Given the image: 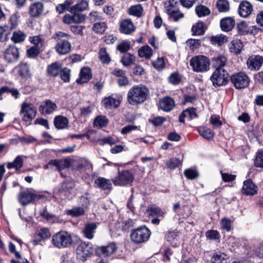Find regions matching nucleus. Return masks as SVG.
Masks as SVG:
<instances>
[{
    "label": "nucleus",
    "instance_id": "13",
    "mask_svg": "<svg viewBox=\"0 0 263 263\" xmlns=\"http://www.w3.org/2000/svg\"><path fill=\"white\" fill-rule=\"evenodd\" d=\"M4 58L8 63L16 62L19 58L18 50L15 45L9 46L4 51Z\"/></svg>",
    "mask_w": 263,
    "mask_h": 263
},
{
    "label": "nucleus",
    "instance_id": "50",
    "mask_svg": "<svg viewBox=\"0 0 263 263\" xmlns=\"http://www.w3.org/2000/svg\"><path fill=\"white\" fill-rule=\"evenodd\" d=\"M232 220L228 218H223L221 220L220 227L227 232L230 231L232 227Z\"/></svg>",
    "mask_w": 263,
    "mask_h": 263
},
{
    "label": "nucleus",
    "instance_id": "10",
    "mask_svg": "<svg viewBox=\"0 0 263 263\" xmlns=\"http://www.w3.org/2000/svg\"><path fill=\"white\" fill-rule=\"evenodd\" d=\"M54 49L59 55H65L71 49V44L69 40L65 39H57Z\"/></svg>",
    "mask_w": 263,
    "mask_h": 263
},
{
    "label": "nucleus",
    "instance_id": "48",
    "mask_svg": "<svg viewBox=\"0 0 263 263\" xmlns=\"http://www.w3.org/2000/svg\"><path fill=\"white\" fill-rule=\"evenodd\" d=\"M196 13L199 17H203L210 14L209 9L203 5H199L196 7Z\"/></svg>",
    "mask_w": 263,
    "mask_h": 263
},
{
    "label": "nucleus",
    "instance_id": "36",
    "mask_svg": "<svg viewBox=\"0 0 263 263\" xmlns=\"http://www.w3.org/2000/svg\"><path fill=\"white\" fill-rule=\"evenodd\" d=\"M5 92L10 93L11 96L14 97L15 99H17L20 95V93L16 88L4 86L0 88V100H3L2 95Z\"/></svg>",
    "mask_w": 263,
    "mask_h": 263
},
{
    "label": "nucleus",
    "instance_id": "32",
    "mask_svg": "<svg viewBox=\"0 0 263 263\" xmlns=\"http://www.w3.org/2000/svg\"><path fill=\"white\" fill-rule=\"evenodd\" d=\"M206 27L205 24L201 22H198L195 25H193L192 28L193 35H201L204 33Z\"/></svg>",
    "mask_w": 263,
    "mask_h": 263
},
{
    "label": "nucleus",
    "instance_id": "9",
    "mask_svg": "<svg viewBox=\"0 0 263 263\" xmlns=\"http://www.w3.org/2000/svg\"><path fill=\"white\" fill-rule=\"evenodd\" d=\"M117 249L116 244L115 242H111L106 246L97 247L95 252L97 255L102 257H106L115 253Z\"/></svg>",
    "mask_w": 263,
    "mask_h": 263
},
{
    "label": "nucleus",
    "instance_id": "37",
    "mask_svg": "<svg viewBox=\"0 0 263 263\" xmlns=\"http://www.w3.org/2000/svg\"><path fill=\"white\" fill-rule=\"evenodd\" d=\"M66 214L72 217H79L84 215L85 211L82 206H74L71 209L68 210Z\"/></svg>",
    "mask_w": 263,
    "mask_h": 263
},
{
    "label": "nucleus",
    "instance_id": "44",
    "mask_svg": "<svg viewBox=\"0 0 263 263\" xmlns=\"http://www.w3.org/2000/svg\"><path fill=\"white\" fill-rule=\"evenodd\" d=\"M108 122V120L105 116H99L94 120L93 125L95 127L101 128L105 126Z\"/></svg>",
    "mask_w": 263,
    "mask_h": 263
},
{
    "label": "nucleus",
    "instance_id": "60",
    "mask_svg": "<svg viewBox=\"0 0 263 263\" xmlns=\"http://www.w3.org/2000/svg\"><path fill=\"white\" fill-rule=\"evenodd\" d=\"M184 174V175L189 179H194L198 176L197 171L193 168L185 170Z\"/></svg>",
    "mask_w": 263,
    "mask_h": 263
},
{
    "label": "nucleus",
    "instance_id": "18",
    "mask_svg": "<svg viewBox=\"0 0 263 263\" xmlns=\"http://www.w3.org/2000/svg\"><path fill=\"white\" fill-rule=\"evenodd\" d=\"M121 96H117V98H116L111 96L104 99L102 102L105 108L112 109L118 108L121 103Z\"/></svg>",
    "mask_w": 263,
    "mask_h": 263
},
{
    "label": "nucleus",
    "instance_id": "26",
    "mask_svg": "<svg viewBox=\"0 0 263 263\" xmlns=\"http://www.w3.org/2000/svg\"><path fill=\"white\" fill-rule=\"evenodd\" d=\"M53 122L55 127L58 129L66 128L69 124L68 119L62 115L55 116Z\"/></svg>",
    "mask_w": 263,
    "mask_h": 263
},
{
    "label": "nucleus",
    "instance_id": "31",
    "mask_svg": "<svg viewBox=\"0 0 263 263\" xmlns=\"http://www.w3.org/2000/svg\"><path fill=\"white\" fill-rule=\"evenodd\" d=\"M75 186V183L72 179H68L64 181L61 185L60 192L61 193L66 194L67 192H70Z\"/></svg>",
    "mask_w": 263,
    "mask_h": 263
},
{
    "label": "nucleus",
    "instance_id": "56",
    "mask_svg": "<svg viewBox=\"0 0 263 263\" xmlns=\"http://www.w3.org/2000/svg\"><path fill=\"white\" fill-rule=\"evenodd\" d=\"M206 238L209 240H218L220 237L219 233L216 230H209L205 233Z\"/></svg>",
    "mask_w": 263,
    "mask_h": 263
},
{
    "label": "nucleus",
    "instance_id": "49",
    "mask_svg": "<svg viewBox=\"0 0 263 263\" xmlns=\"http://www.w3.org/2000/svg\"><path fill=\"white\" fill-rule=\"evenodd\" d=\"M227 37L224 35L213 36L211 37V42L212 44H217L219 46H221L223 43L227 42Z\"/></svg>",
    "mask_w": 263,
    "mask_h": 263
},
{
    "label": "nucleus",
    "instance_id": "15",
    "mask_svg": "<svg viewBox=\"0 0 263 263\" xmlns=\"http://www.w3.org/2000/svg\"><path fill=\"white\" fill-rule=\"evenodd\" d=\"M241 191L246 196H253L257 193V187L251 179H248L243 182Z\"/></svg>",
    "mask_w": 263,
    "mask_h": 263
},
{
    "label": "nucleus",
    "instance_id": "17",
    "mask_svg": "<svg viewBox=\"0 0 263 263\" xmlns=\"http://www.w3.org/2000/svg\"><path fill=\"white\" fill-rule=\"evenodd\" d=\"M253 10V8L252 4L250 2L245 1L240 3L238 12L240 16L247 17L251 14Z\"/></svg>",
    "mask_w": 263,
    "mask_h": 263
},
{
    "label": "nucleus",
    "instance_id": "64",
    "mask_svg": "<svg viewBox=\"0 0 263 263\" xmlns=\"http://www.w3.org/2000/svg\"><path fill=\"white\" fill-rule=\"evenodd\" d=\"M60 77L62 80L65 82H69L70 80V70L67 68H64L61 70Z\"/></svg>",
    "mask_w": 263,
    "mask_h": 263
},
{
    "label": "nucleus",
    "instance_id": "5",
    "mask_svg": "<svg viewBox=\"0 0 263 263\" xmlns=\"http://www.w3.org/2000/svg\"><path fill=\"white\" fill-rule=\"evenodd\" d=\"M134 176L128 170L119 172L118 176L112 179V182L115 185L124 186L130 184L134 181Z\"/></svg>",
    "mask_w": 263,
    "mask_h": 263
},
{
    "label": "nucleus",
    "instance_id": "23",
    "mask_svg": "<svg viewBox=\"0 0 263 263\" xmlns=\"http://www.w3.org/2000/svg\"><path fill=\"white\" fill-rule=\"evenodd\" d=\"M44 9L43 4L41 2H35L30 5L29 13L31 17H37L40 16Z\"/></svg>",
    "mask_w": 263,
    "mask_h": 263
},
{
    "label": "nucleus",
    "instance_id": "11",
    "mask_svg": "<svg viewBox=\"0 0 263 263\" xmlns=\"http://www.w3.org/2000/svg\"><path fill=\"white\" fill-rule=\"evenodd\" d=\"M21 108V114H24L23 119L25 121L32 120L35 117L36 110L32 104L24 102Z\"/></svg>",
    "mask_w": 263,
    "mask_h": 263
},
{
    "label": "nucleus",
    "instance_id": "28",
    "mask_svg": "<svg viewBox=\"0 0 263 263\" xmlns=\"http://www.w3.org/2000/svg\"><path fill=\"white\" fill-rule=\"evenodd\" d=\"M136 57L129 52L125 53L122 57L121 62L125 67H127L135 64Z\"/></svg>",
    "mask_w": 263,
    "mask_h": 263
},
{
    "label": "nucleus",
    "instance_id": "21",
    "mask_svg": "<svg viewBox=\"0 0 263 263\" xmlns=\"http://www.w3.org/2000/svg\"><path fill=\"white\" fill-rule=\"evenodd\" d=\"M97 228V224L93 222L87 223L85 224L82 233L86 238L92 239Z\"/></svg>",
    "mask_w": 263,
    "mask_h": 263
},
{
    "label": "nucleus",
    "instance_id": "4",
    "mask_svg": "<svg viewBox=\"0 0 263 263\" xmlns=\"http://www.w3.org/2000/svg\"><path fill=\"white\" fill-rule=\"evenodd\" d=\"M151 235V232L147 228L141 226L132 231L130 238L135 243H141L147 241Z\"/></svg>",
    "mask_w": 263,
    "mask_h": 263
},
{
    "label": "nucleus",
    "instance_id": "12",
    "mask_svg": "<svg viewBox=\"0 0 263 263\" xmlns=\"http://www.w3.org/2000/svg\"><path fill=\"white\" fill-rule=\"evenodd\" d=\"M56 104L49 99L42 102L39 107V112L43 115L53 114L57 109Z\"/></svg>",
    "mask_w": 263,
    "mask_h": 263
},
{
    "label": "nucleus",
    "instance_id": "55",
    "mask_svg": "<svg viewBox=\"0 0 263 263\" xmlns=\"http://www.w3.org/2000/svg\"><path fill=\"white\" fill-rule=\"evenodd\" d=\"M148 211L149 212V214L152 216H164V213L160 208L157 206H152L149 207Z\"/></svg>",
    "mask_w": 263,
    "mask_h": 263
},
{
    "label": "nucleus",
    "instance_id": "63",
    "mask_svg": "<svg viewBox=\"0 0 263 263\" xmlns=\"http://www.w3.org/2000/svg\"><path fill=\"white\" fill-rule=\"evenodd\" d=\"M40 48L32 46L27 51V55L30 58H34L36 57L40 53Z\"/></svg>",
    "mask_w": 263,
    "mask_h": 263
},
{
    "label": "nucleus",
    "instance_id": "1",
    "mask_svg": "<svg viewBox=\"0 0 263 263\" xmlns=\"http://www.w3.org/2000/svg\"><path fill=\"white\" fill-rule=\"evenodd\" d=\"M147 88L141 85L133 86L128 92L127 99L129 103L135 105L143 103L148 93Z\"/></svg>",
    "mask_w": 263,
    "mask_h": 263
},
{
    "label": "nucleus",
    "instance_id": "30",
    "mask_svg": "<svg viewBox=\"0 0 263 263\" xmlns=\"http://www.w3.org/2000/svg\"><path fill=\"white\" fill-rule=\"evenodd\" d=\"M61 68V64L53 63L48 66L47 72L49 76L54 77L60 73Z\"/></svg>",
    "mask_w": 263,
    "mask_h": 263
},
{
    "label": "nucleus",
    "instance_id": "51",
    "mask_svg": "<svg viewBox=\"0 0 263 263\" xmlns=\"http://www.w3.org/2000/svg\"><path fill=\"white\" fill-rule=\"evenodd\" d=\"M29 41L34 45V46L41 48L44 43V40L41 35H36L29 37Z\"/></svg>",
    "mask_w": 263,
    "mask_h": 263
},
{
    "label": "nucleus",
    "instance_id": "27",
    "mask_svg": "<svg viewBox=\"0 0 263 263\" xmlns=\"http://www.w3.org/2000/svg\"><path fill=\"white\" fill-rule=\"evenodd\" d=\"M242 47V43L241 41L238 39L233 40L229 44L230 51L235 54L240 53Z\"/></svg>",
    "mask_w": 263,
    "mask_h": 263
},
{
    "label": "nucleus",
    "instance_id": "25",
    "mask_svg": "<svg viewBox=\"0 0 263 263\" xmlns=\"http://www.w3.org/2000/svg\"><path fill=\"white\" fill-rule=\"evenodd\" d=\"M235 20L231 17H226L221 20L220 24L222 31L228 32L231 31L235 26Z\"/></svg>",
    "mask_w": 263,
    "mask_h": 263
},
{
    "label": "nucleus",
    "instance_id": "58",
    "mask_svg": "<svg viewBox=\"0 0 263 263\" xmlns=\"http://www.w3.org/2000/svg\"><path fill=\"white\" fill-rule=\"evenodd\" d=\"M152 64L155 69L158 70L162 69L164 67L165 65L164 58H158L157 60L152 62Z\"/></svg>",
    "mask_w": 263,
    "mask_h": 263
},
{
    "label": "nucleus",
    "instance_id": "47",
    "mask_svg": "<svg viewBox=\"0 0 263 263\" xmlns=\"http://www.w3.org/2000/svg\"><path fill=\"white\" fill-rule=\"evenodd\" d=\"M107 28L105 22H97L93 24L92 30L97 33L103 34Z\"/></svg>",
    "mask_w": 263,
    "mask_h": 263
},
{
    "label": "nucleus",
    "instance_id": "3",
    "mask_svg": "<svg viewBox=\"0 0 263 263\" xmlns=\"http://www.w3.org/2000/svg\"><path fill=\"white\" fill-rule=\"evenodd\" d=\"M190 66L197 72H203L209 69L210 60L202 55H196L190 60Z\"/></svg>",
    "mask_w": 263,
    "mask_h": 263
},
{
    "label": "nucleus",
    "instance_id": "45",
    "mask_svg": "<svg viewBox=\"0 0 263 263\" xmlns=\"http://www.w3.org/2000/svg\"><path fill=\"white\" fill-rule=\"evenodd\" d=\"M164 5L167 13L178 9V3L175 0H167L164 2Z\"/></svg>",
    "mask_w": 263,
    "mask_h": 263
},
{
    "label": "nucleus",
    "instance_id": "57",
    "mask_svg": "<svg viewBox=\"0 0 263 263\" xmlns=\"http://www.w3.org/2000/svg\"><path fill=\"white\" fill-rule=\"evenodd\" d=\"M72 13L74 23H81L85 20V16L79 12H70Z\"/></svg>",
    "mask_w": 263,
    "mask_h": 263
},
{
    "label": "nucleus",
    "instance_id": "52",
    "mask_svg": "<svg viewBox=\"0 0 263 263\" xmlns=\"http://www.w3.org/2000/svg\"><path fill=\"white\" fill-rule=\"evenodd\" d=\"M254 164L256 167L263 168V149L257 153Z\"/></svg>",
    "mask_w": 263,
    "mask_h": 263
},
{
    "label": "nucleus",
    "instance_id": "6",
    "mask_svg": "<svg viewBox=\"0 0 263 263\" xmlns=\"http://www.w3.org/2000/svg\"><path fill=\"white\" fill-rule=\"evenodd\" d=\"M93 251L94 249L91 243L82 242L77 249V257L82 261H85L93 254Z\"/></svg>",
    "mask_w": 263,
    "mask_h": 263
},
{
    "label": "nucleus",
    "instance_id": "34",
    "mask_svg": "<svg viewBox=\"0 0 263 263\" xmlns=\"http://www.w3.org/2000/svg\"><path fill=\"white\" fill-rule=\"evenodd\" d=\"M88 3L87 0H79L78 3L70 8L69 12H81L87 9Z\"/></svg>",
    "mask_w": 263,
    "mask_h": 263
},
{
    "label": "nucleus",
    "instance_id": "35",
    "mask_svg": "<svg viewBox=\"0 0 263 263\" xmlns=\"http://www.w3.org/2000/svg\"><path fill=\"white\" fill-rule=\"evenodd\" d=\"M226 62L227 59L223 55H218L212 59L213 65L216 69H223Z\"/></svg>",
    "mask_w": 263,
    "mask_h": 263
},
{
    "label": "nucleus",
    "instance_id": "42",
    "mask_svg": "<svg viewBox=\"0 0 263 263\" xmlns=\"http://www.w3.org/2000/svg\"><path fill=\"white\" fill-rule=\"evenodd\" d=\"M228 257V255L224 253L216 252L213 254L211 259V262L212 263H221L223 260Z\"/></svg>",
    "mask_w": 263,
    "mask_h": 263
},
{
    "label": "nucleus",
    "instance_id": "14",
    "mask_svg": "<svg viewBox=\"0 0 263 263\" xmlns=\"http://www.w3.org/2000/svg\"><path fill=\"white\" fill-rule=\"evenodd\" d=\"M262 64L263 57L259 55H253L247 61V66L251 70H259Z\"/></svg>",
    "mask_w": 263,
    "mask_h": 263
},
{
    "label": "nucleus",
    "instance_id": "2",
    "mask_svg": "<svg viewBox=\"0 0 263 263\" xmlns=\"http://www.w3.org/2000/svg\"><path fill=\"white\" fill-rule=\"evenodd\" d=\"M72 242L71 235L66 231L59 232L52 237L53 245L58 249L67 248L71 245Z\"/></svg>",
    "mask_w": 263,
    "mask_h": 263
},
{
    "label": "nucleus",
    "instance_id": "16",
    "mask_svg": "<svg viewBox=\"0 0 263 263\" xmlns=\"http://www.w3.org/2000/svg\"><path fill=\"white\" fill-rule=\"evenodd\" d=\"M36 197V195L26 191L18 194V200L22 205L25 206L34 200Z\"/></svg>",
    "mask_w": 263,
    "mask_h": 263
},
{
    "label": "nucleus",
    "instance_id": "38",
    "mask_svg": "<svg viewBox=\"0 0 263 263\" xmlns=\"http://www.w3.org/2000/svg\"><path fill=\"white\" fill-rule=\"evenodd\" d=\"M198 131L202 137L206 139H210L214 136V133L213 131L204 126L198 127Z\"/></svg>",
    "mask_w": 263,
    "mask_h": 263
},
{
    "label": "nucleus",
    "instance_id": "8",
    "mask_svg": "<svg viewBox=\"0 0 263 263\" xmlns=\"http://www.w3.org/2000/svg\"><path fill=\"white\" fill-rule=\"evenodd\" d=\"M228 73L224 69H216L211 77L214 86H221L227 83Z\"/></svg>",
    "mask_w": 263,
    "mask_h": 263
},
{
    "label": "nucleus",
    "instance_id": "54",
    "mask_svg": "<svg viewBox=\"0 0 263 263\" xmlns=\"http://www.w3.org/2000/svg\"><path fill=\"white\" fill-rule=\"evenodd\" d=\"M237 30L238 33L240 35H245L247 33L248 25L245 21H241L237 25Z\"/></svg>",
    "mask_w": 263,
    "mask_h": 263
},
{
    "label": "nucleus",
    "instance_id": "33",
    "mask_svg": "<svg viewBox=\"0 0 263 263\" xmlns=\"http://www.w3.org/2000/svg\"><path fill=\"white\" fill-rule=\"evenodd\" d=\"M95 183L97 185L98 187L102 190H110L111 188L112 184L109 179L104 178H99L96 181Z\"/></svg>",
    "mask_w": 263,
    "mask_h": 263
},
{
    "label": "nucleus",
    "instance_id": "29",
    "mask_svg": "<svg viewBox=\"0 0 263 263\" xmlns=\"http://www.w3.org/2000/svg\"><path fill=\"white\" fill-rule=\"evenodd\" d=\"M153 53L152 49L148 45L143 46L138 50V55L140 58L149 59L153 55Z\"/></svg>",
    "mask_w": 263,
    "mask_h": 263
},
{
    "label": "nucleus",
    "instance_id": "20",
    "mask_svg": "<svg viewBox=\"0 0 263 263\" xmlns=\"http://www.w3.org/2000/svg\"><path fill=\"white\" fill-rule=\"evenodd\" d=\"M159 107L164 111L168 112L172 110L175 106L174 100L170 97H165L159 100Z\"/></svg>",
    "mask_w": 263,
    "mask_h": 263
},
{
    "label": "nucleus",
    "instance_id": "19",
    "mask_svg": "<svg viewBox=\"0 0 263 263\" xmlns=\"http://www.w3.org/2000/svg\"><path fill=\"white\" fill-rule=\"evenodd\" d=\"M136 27L130 19H125L121 22L120 31L125 34H130L135 31Z\"/></svg>",
    "mask_w": 263,
    "mask_h": 263
},
{
    "label": "nucleus",
    "instance_id": "7",
    "mask_svg": "<svg viewBox=\"0 0 263 263\" xmlns=\"http://www.w3.org/2000/svg\"><path fill=\"white\" fill-rule=\"evenodd\" d=\"M231 81L236 89H241L249 86L250 79L245 73L240 72L232 74Z\"/></svg>",
    "mask_w": 263,
    "mask_h": 263
},
{
    "label": "nucleus",
    "instance_id": "40",
    "mask_svg": "<svg viewBox=\"0 0 263 263\" xmlns=\"http://www.w3.org/2000/svg\"><path fill=\"white\" fill-rule=\"evenodd\" d=\"M23 164V159L22 156H17L12 162H9L7 164V167L9 169L15 168L16 170L21 168Z\"/></svg>",
    "mask_w": 263,
    "mask_h": 263
},
{
    "label": "nucleus",
    "instance_id": "53",
    "mask_svg": "<svg viewBox=\"0 0 263 263\" xmlns=\"http://www.w3.org/2000/svg\"><path fill=\"white\" fill-rule=\"evenodd\" d=\"M167 14L175 22H177L184 17L183 13L181 12L178 9L172 11L171 12L168 13Z\"/></svg>",
    "mask_w": 263,
    "mask_h": 263
},
{
    "label": "nucleus",
    "instance_id": "46",
    "mask_svg": "<svg viewBox=\"0 0 263 263\" xmlns=\"http://www.w3.org/2000/svg\"><path fill=\"white\" fill-rule=\"evenodd\" d=\"M25 37L26 34L22 31L18 30L13 32L11 39L15 43H18L24 41Z\"/></svg>",
    "mask_w": 263,
    "mask_h": 263
},
{
    "label": "nucleus",
    "instance_id": "22",
    "mask_svg": "<svg viewBox=\"0 0 263 263\" xmlns=\"http://www.w3.org/2000/svg\"><path fill=\"white\" fill-rule=\"evenodd\" d=\"M92 78L91 70L88 67H83L81 69L80 78L76 81L78 84L87 83Z\"/></svg>",
    "mask_w": 263,
    "mask_h": 263
},
{
    "label": "nucleus",
    "instance_id": "41",
    "mask_svg": "<svg viewBox=\"0 0 263 263\" xmlns=\"http://www.w3.org/2000/svg\"><path fill=\"white\" fill-rule=\"evenodd\" d=\"M216 7L220 12H226L230 9V5L227 0H218Z\"/></svg>",
    "mask_w": 263,
    "mask_h": 263
},
{
    "label": "nucleus",
    "instance_id": "61",
    "mask_svg": "<svg viewBox=\"0 0 263 263\" xmlns=\"http://www.w3.org/2000/svg\"><path fill=\"white\" fill-rule=\"evenodd\" d=\"M55 167V171L59 170V160L54 159L50 160L47 164L45 166V169H51L53 170Z\"/></svg>",
    "mask_w": 263,
    "mask_h": 263
},
{
    "label": "nucleus",
    "instance_id": "43",
    "mask_svg": "<svg viewBox=\"0 0 263 263\" xmlns=\"http://www.w3.org/2000/svg\"><path fill=\"white\" fill-rule=\"evenodd\" d=\"M99 58L103 64H108L111 61V58L106 51V48H101L99 51Z\"/></svg>",
    "mask_w": 263,
    "mask_h": 263
},
{
    "label": "nucleus",
    "instance_id": "24",
    "mask_svg": "<svg viewBox=\"0 0 263 263\" xmlns=\"http://www.w3.org/2000/svg\"><path fill=\"white\" fill-rule=\"evenodd\" d=\"M18 74L23 79H28L31 78V73L29 65L26 63L20 64L17 67Z\"/></svg>",
    "mask_w": 263,
    "mask_h": 263
},
{
    "label": "nucleus",
    "instance_id": "39",
    "mask_svg": "<svg viewBox=\"0 0 263 263\" xmlns=\"http://www.w3.org/2000/svg\"><path fill=\"white\" fill-rule=\"evenodd\" d=\"M143 11V9L142 6L140 4H137L131 6L129 8L128 12L129 14L139 17L142 16Z\"/></svg>",
    "mask_w": 263,
    "mask_h": 263
},
{
    "label": "nucleus",
    "instance_id": "62",
    "mask_svg": "<svg viewBox=\"0 0 263 263\" xmlns=\"http://www.w3.org/2000/svg\"><path fill=\"white\" fill-rule=\"evenodd\" d=\"M130 44L127 42H123L117 46V49L122 53H126L129 50Z\"/></svg>",
    "mask_w": 263,
    "mask_h": 263
},
{
    "label": "nucleus",
    "instance_id": "59",
    "mask_svg": "<svg viewBox=\"0 0 263 263\" xmlns=\"http://www.w3.org/2000/svg\"><path fill=\"white\" fill-rule=\"evenodd\" d=\"M185 114H188L189 120H192L197 117L195 109L194 108H189L182 112V119H183V116H185Z\"/></svg>",
    "mask_w": 263,
    "mask_h": 263
}]
</instances>
